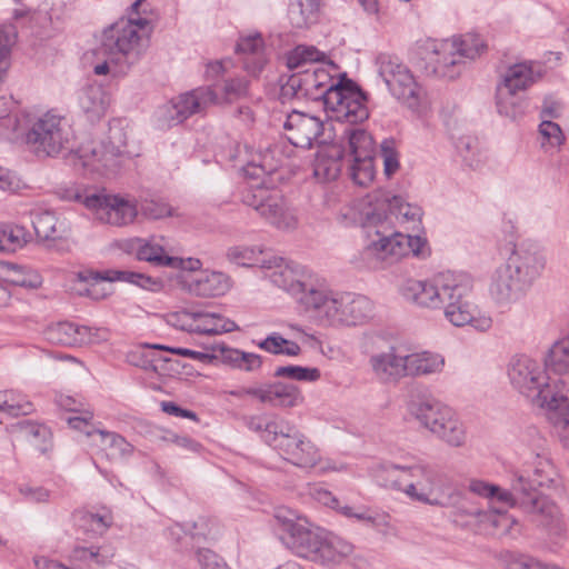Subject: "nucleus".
<instances>
[{
  "mask_svg": "<svg viewBox=\"0 0 569 569\" xmlns=\"http://www.w3.org/2000/svg\"><path fill=\"white\" fill-rule=\"evenodd\" d=\"M498 112L512 120L525 114L526 101L521 92L506 86L498 84L496 92Z\"/></svg>",
  "mask_w": 569,
  "mask_h": 569,
  "instance_id": "42",
  "label": "nucleus"
},
{
  "mask_svg": "<svg viewBox=\"0 0 569 569\" xmlns=\"http://www.w3.org/2000/svg\"><path fill=\"white\" fill-rule=\"evenodd\" d=\"M249 393L261 403L281 409H291L301 406L305 401L299 387L283 381L260 383L258 389Z\"/></svg>",
  "mask_w": 569,
  "mask_h": 569,
  "instance_id": "26",
  "label": "nucleus"
},
{
  "mask_svg": "<svg viewBox=\"0 0 569 569\" xmlns=\"http://www.w3.org/2000/svg\"><path fill=\"white\" fill-rule=\"evenodd\" d=\"M472 291V278L467 273L457 272L440 309L451 326L469 327L476 332L487 333L493 328V317L490 311L471 300Z\"/></svg>",
  "mask_w": 569,
  "mask_h": 569,
  "instance_id": "11",
  "label": "nucleus"
},
{
  "mask_svg": "<svg viewBox=\"0 0 569 569\" xmlns=\"http://www.w3.org/2000/svg\"><path fill=\"white\" fill-rule=\"evenodd\" d=\"M237 52L242 54L244 69L256 76L267 63L264 42L260 33H250L239 39Z\"/></svg>",
  "mask_w": 569,
  "mask_h": 569,
  "instance_id": "32",
  "label": "nucleus"
},
{
  "mask_svg": "<svg viewBox=\"0 0 569 569\" xmlns=\"http://www.w3.org/2000/svg\"><path fill=\"white\" fill-rule=\"evenodd\" d=\"M542 77V68L537 62H520L510 66L505 72L501 86L523 92Z\"/></svg>",
  "mask_w": 569,
  "mask_h": 569,
  "instance_id": "34",
  "label": "nucleus"
},
{
  "mask_svg": "<svg viewBox=\"0 0 569 569\" xmlns=\"http://www.w3.org/2000/svg\"><path fill=\"white\" fill-rule=\"evenodd\" d=\"M109 103V94L100 84L87 86L79 96V106L90 121H97L104 117Z\"/></svg>",
  "mask_w": 569,
  "mask_h": 569,
  "instance_id": "37",
  "label": "nucleus"
},
{
  "mask_svg": "<svg viewBox=\"0 0 569 569\" xmlns=\"http://www.w3.org/2000/svg\"><path fill=\"white\" fill-rule=\"evenodd\" d=\"M243 201L253 208L268 224L280 231H293L299 226L296 208L278 189L252 183L244 192Z\"/></svg>",
  "mask_w": 569,
  "mask_h": 569,
  "instance_id": "15",
  "label": "nucleus"
},
{
  "mask_svg": "<svg viewBox=\"0 0 569 569\" xmlns=\"http://www.w3.org/2000/svg\"><path fill=\"white\" fill-rule=\"evenodd\" d=\"M180 328L200 335H220L237 329V325L213 312H182L178 316Z\"/></svg>",
  "mask_w": 569,
  "mask_h": 569,
  "instance_id": "30",
  "label": "nucleus"
},
{
  "mask_svg": "<svg viewBox=\"0 0 569 569\" xmlns=\"http://www.w3.org/2000/svg\"><path fill=\"white\" fill-rule=\"evenodd\" d=\"M197 558L202 569H226V565L209 549L199 550Z\"/></svg>",
  "mask_w": 569,
  "mask_h": 569,
  "instance_id": "64",
  "label": "nucleus"
},
{
  "mask_svg": "<svg viewBox=\"0 0 569 569\" xmlns=\"http://www.w3.org/2000/svg\"><path fill=\"white\" fill-rule=\"evenodd\" d=\"M108 139V146L90 141L79 148V160L83 168L99 174L112 173L118 169L120 158L127 152V133L120 127H111Z\"/></svg>",
  "mask_w": 569,
  "mask_h": 569,
  "instance_id": "18",
  "label": "nucleus"
},
{
  "mask_svg": "<svg viewBox=\"0 0 569 569\" xmlns=\"http://www.w3.org/2000/svg\"><path fill=\"white\" fill-rule=\"evenodd\" d=\"M93 413L87 410L83 411L80 416L69 417L67 422L72 429L79 430L92 439L96 435V431L98 430L94 429L91 425Z\"/></svg>",
  "mask_w": 569,
  "mask_h": 569,
  "instance_id": "61",
  "label": "nucleus"
},
{
  "mask_svg": "<svg viewBox=\"0 0 569 569\" xmlns=\"http://www.w3.org/2000/svg\"><path fill=\"white\" fill-rule=\"evenodd\" d=\"M426 48L432 54V72L440 78L455 79L467 62L487 52L488 43L481 34L467 32L442 40H430Z\"/></svg>",
  "mask_w": 569,
  "mask_h": 569,
  "instance_id": "10",
  "label": "nucleus"
},
{
  "mask_svg": "<svg viewBox=\"0 0 569 569\" xmlns=\"http://www.w3.org/2000/svg\"><path fill=\"white\" fill-rule=\"evenodd\" d=\"M157 13L148 0H136L120 19L106 29L101 37V50L111 56L140 54L143 43L153 31Z\"/></svg>",
  "mask_w": 569,
  "mask_h": 569,
  "instance_id": "7",
  "label": "nucleus"
},
{
  "mask_svg": "<svg viewBox=\"0 0 569 569\" xmlns=\"http://www.w3.org/2000/svg\"><path fill=\"white\" fill-rule=\"evenodd\" d=\"M302 303L317 320L329 327H351L365 323L372 317V301L352 292L310 289Z\"/></svg>",
  "mask_w": 569,
  "mask_h": 569,
  "instance_id": "5",
  "label": "nucleus"
},
{
  "mask_svg": "<svg viewBox=\"0 0 569 569\" xmlns=\"http://www.w3.org/2000/svg\"><path fill=\"white\" fill-rule=\"evenodd\" d=\"M163 238H143L139 246L138 260L156 267H168L182 272H194L201 269L202 262L197 258H180L169 254L162 244Z\"/></svg>",
  "mask_w": 569,
  "mask_h": 569,
  "instance_id": "24",
  "label": "nucleus"
},
{
  "mask_svg": "<svg viewBox=\"0 0 569 569\" xmlns=\"http://www.w3.org/2000/svg\"><path fill=\"white\" fill-rule=\"evenodd\" d=\"M317 561L326 565L339 563L349 557L353 547L340 537L326 532Z\"/></svg>",
  "mask_w": 569,
  "mask_h": 569,
  "instance_id": "43",
  "label": "nucleus"
},
{
  "mask_svg": "<svg viewBox=\"0 0 569 569\" xmlns=\"http://www.w3.org/2000/svg\"><path fill=\"white\" fill-rule=\"evenodd\" d=\"M224 357L234 368L248 372L258 370L262 365V358L259 355L239 349H227Z\"/></svg>",
  "mask_w": 569,
  "mask_h": 569,
  "instance_id": "57",
  "label": "nucleus"
},
{
  "mask_svg": "<svg viewBox=\"0 0 569 569\" xmlns=\"http://www.w3.org/2000/svg\"><path fill=\"white\" fill-rule=\"evenodd\" d=\"M0 281L7 286L37 289L42 284L40 273L29 267L0 261Z\"/></svg>",
  "mask_w": 569,
  "mask_h": 569,
  "instance_id": "40",
  "label": "nucleus"
},
{
  "mask_svg": "<svg viewBox=\"0 0 569 569\" xmlns=\"http://www.w3.org/2000/svg\"><path fill=\"white\" fill-rule=\"evenodd\" d=\"M112 523V516L110 512L104 511L103 513L94 512H80L77 516V525L86 533L92 536H100L104 533Z\"/></svg>",
  "mask_w": 569,
  "mask_h": 569,
  "instance_id": "51",
  "label": "nucleus"
},
{
  "mask_svg": "<svg viewBox=\"0 0 569 569\" xmlns=\"http://www.w3.org/2000/svg\"><path fill=\"white\" fill-rule=\"evenodd\" d=\"M17 101L12 97H0V138L17 140L22 132V123L28 119V112L13 113Z\"/></svg>",
  "mask_w": 569,
  "mask_h": 569,
  "instance_id": "35",
  "label": "nucleus"
},
{
  "mask_svg": "<svg viewBox=\"0 0 569 569\" xmlns=\"http://www.w3.org/2000/svg\"><path fill=\"white\" fill-rule=\"evenodd\" d=\"M178 282L184 291L201 298L221 297L231 288L230 278L218 271H206L197 277L180 274Z\"/></svg>",
  "mask_w": 569,
  "mask_h": 569,
  "instance_id": "27",
  "label": "nucleus"
},
{
  "mask_svg": "<svg viewBox=\"0 0 569 569\" xmlns=\"http://www.w3.org/2000/svg\"><path fill=\"white\" fill-rule=\"evenodd\" d=\"M20 137L27 148L39 158L58 157L72 148L74 139L68 119L53 109L39 114L28 113Z\"/></svg>",
  "mask_w": 569,
  "mask_h": 569,
  "instance_id": "9",
  "label": "nucleus"
},
{
  "mask_svg": "<svg viewBox=\"0 0 569 569\" xmlns=\"http://www.w3.org/2000/svg\"><path fill=\"white\" fill-rule=\"evenodd\" d=\"M508 566L509 569H550L552 565H547L532 557L520 555L512 557Z\"/></svg>",
  "mask_w": 569,
  "mask_h": 569,
  "instance_id": "62",
  "label": "nucleus"
},
{
  "mask_svg": "<svg viewBox=\"0 0 569 569\" xmlns=\"http://www.w3.org/2000/svg\"><path fill=\"white\" fill-rule=\"evenodd\" d=\"M422 210L387 190H375L339 214L343 224L360 223L367 230V244L356 261L358 267L380 269L408 256L427 258L430 248L426 238L410 236L395 229H415Z\"/></svg>",
  "mask_w": 569,
  "mask_h": 569,
  "instance_id": "1",
  "label": "nucleus"
},
{
  "mask_svg": "<svg viewBox=\"0 0 569 569\" xmlns=\"http://www.w3.org/2000/svg\"><path fill=\"white\" fill-rule=\"evenodd\" d=\"M12 431L41 453L52 449L51 430L43 423L31 420L19 421L12 426Z\"/></svg>",
  "mask_w": 569,
  "mask_h": 569,
  "instance_id": "36",
  "label": "nucleus"
},
{
  "mask_svg": "<svg viewBox=\"0 0 569 569\" xmlns=\"http://www.w3.org/2000/svg\"><path fill=\"white\" fill-rule=\"evenodd\" d=\"M326 54L313 46L300 44L292 49L286 57L287 67L290 70L305 69L307 66L321 62Z\"/></svg>",
  "mask_w": 569,
  "mask_h": 569,
  "instance_id": "50",
  "label": "nucleus"
},
{
  "mask_svg": "<svg viewBox=\"0 0 569 569\" xmlns=\"http://www.w3.org/2000/svg\"><path fill=\"white\" fill-rule=\"evenodd\" d=\"M252 428L261 433V438L279 452L284 460L299 468L316 467L320 459V450L293 422L279 416H271Z\"/></svg>",
  "mask_w": 569,
  "mask_h": 569,
  "instance_id": "8",
  "label": "nucleus"
},
{
  "mask_svg": "<svg viewBox=\"0 0 569 569\" xmlns=\"http://www.w3.org/2000/svg\"><path fill=\"white\" fill-rule=\"evenodd\" d=\"M378 64L379 74L395 98L418 116L429 112L430 99L406 64L389 56H380Z\"/></svg>",
  "mask_w": 569,
  "mask_h": 569,
  "instance_id": "13",
  "label": "nucleus"
},
{
  "mask_svg": "<svg viewBox=\"0 0 569 569\" xmlns=\"http://www.w3.org/2000/svg\"><path fill=\"white\" fill-rule=\"evenodd\" d=\"M345 74L340 77L339 67L332 61L322 66H317L312 70L305 69L300 84L305 88L307 93L325 97L333 88H338L345 82Z\"/></svg>",
  "mask_w": 569,
  "mask_h": 569,
  "instance_id": "29",
  "label": "nucleus"
},
{
  "mask_svg": "<svg viewBox=\"0 0 569 569\" xmlns=\"http://www.w3.org/2000/svg\"><path fill=\"white\" fill-rule=\"evenodd\" d=\"M373 475L381 486L402 492L411 501L436 507L443 505L442 477L429 463H382L375 468Z\"/></svg>",
  "mask_w": 569,
  "mask_h": 569,
  "instance_id": "4",
  "label": "nucleus"
},
{
  "mask_svg": "<svg viewBox=\"0 0 569 569\" xmlns=\"http://www.w3.org/2000/svg\"><path fill=\"white\" fill-rule=\"evenodd\" d=\"M445 368V358L430 351H406V377H421L440 373Z\"/></svg>",
  "mask_w": 569,
  "mask_h": 569,
  "instance_id": "38",
  "label": "nucleus"
},
{
  "mask_svg": "<svg viewBox=\"0 0 569 569\" xmlns=\"http://www.w3.org/2000/svg\"><path fill=\"white\" fill-rule=\"evenodd\" d=\"M21 180L9 169L0 167V190L17 192L21 188Z\"/></svg>",
  "mask_w": 569,
  "mask_h": 569,
  "instance_id": "63",
  "label": "nucleus"
},
{
  "mask_svg": "<svg viewBox=\"0 0 569 569\" xmlns=\"http://www.w3.org/2000/svg\"><path fill=\"white\" fill-rule=\"evenodd\" d=\"M508 377L511 385L526 397L532 398L533 402L545 409L551 421L557 435L565 446L569 447V430L565 432L558 425V418H567L569 420V410H567L563 399H557L556 403H549L545 399V391L550 386V375L546 370V366L527 356L517 355L511 358L508 365Z\"/></svg>",
  "mask_w": 569,
  "mask_h": 569,
  "instance_id": "6",
  "label": "nucleus"
},
{
  "mask_svg": "<svg viewBox=\"0 0 569 569\" xmlns=\"http://www.w3.org/2000/svg\"><path fill=\"white\" fill-rule=\"evenodd\" d=\"M89 332L90 328L88 327H79L64 321L50 326L46 330V338L56 345L76 346L86 343Z\"/></svg>",
  "mask_w": 569,
  "mask_h": 569,
  "instance_id": "41",
  "label": "nucleus"
},
{
  "mask_svg": "<svg viewBox=\"0 0 569 569\" xmlns=\"http://www.w3.org/2000/svg\"><path fill=\"white\" fill-rule=\"evenodd\" d=\"M274 377L287 378L300 382H315L321 377V372L315 367H302V366H279L276 368Z\"/></svg>",
  "mask_w": 569,
  "mask_h": 569,
  "instance_id": "55",
  "label": "nucleus"
},
{
  "mask_svg": "<svg viewBox=\"0 0 569 569\" xmlns=\"http://www.w3.org/2000/svg\"><path fill=\"white\" fill-rule=\"evenodd\" d=\"M112 273H121V270L108 269L103 271L84 270L76 274V283L72 290L79 296H86L93 300H102L113 293L112 282L119 281Z\"/></svg>",
  "mask_w": 569,
  "mask_h": 569,
  "instance_id": "28",
  "label": "nucleus"
},
{
  "mask_svg": "<svg viewBox=\"0 0 569 569\" xmlns=\"http://www.w3.org/2000/svg\"><path fill=\"white\" fill-rule=\"evenodd\" d=\"M272 254L256 246H233L227 251V258L230 262L247 267H261V261L268 260Z\"/></svg>",
  "mask_w": 569,
  "mask_h": 569,
  "instance_id": "47",
  "label": "nucleus"
},
{
  "mask_svg": "<svg viewBox=\"0 0 569 569\" xmlns=\"http://www.w3.org/2000/svg\"><path fill=\"white\" fill-rule=\"evenodd\" d=\"M541 137V147L548 151L558 149L565 142V136L558 123L550 120H543L539 126Z\"/></svg>",
  "mask_w": 569,
  "mask_h": 569,
  "instance_id": "58",
  "label": "nucleus"
},
{
  "mask_svg": "<svg viewBox=\"0 0 569 569\" xmlns=\"http://www.w3.org/2000/svg\"><path fill=\"white\" fill-rule=\"evenodd\" d=\"M274 518L284 532L286 546L297 556L317 561L326 531L286 506L276 509Z\"/></svg>",
  "mask_w": 569,
  "mask_h": 569,
  "instance_id": "14",
  "label": "nucleus"
},
{
  "mask_svg": "<svg viewBox=\"0 0 569 569\" xmlns=\"http://www.w3.org/2000/svg\"><path fill=\"white\" fill-rule=\"evenodd\" d=\"M343 140L347 141L349 153L352 158L365 154H375V142L372 137L363 129L350 128L343 133Z\"/></svg>",
  "mask_w": 569,
  "mask_h": 569,
  "instance_id": "48",
  "label": "nucleus"
},
{
  "mask_svg": "<svg viewBox=\"0 0 569 569\" xmlns=\"http://www.w3.org/2000/svg\"><path fill=\"white\" fill-rule=\"evenodd\" d=\"M349 176L355 183L367 187L376 176L373 154H365L352 158L349 167Z\"/></svg>",
  "mask_w": 569,
  "mask_h": 569,
  "instance_id": "52",
  "label": "nucleus"
},
{
  "mask_svg": "<svg viewBox=\"0 0 569 569\" xmlns=\"http://www.w3.org/2000/svg\"><path fill=\"white\" fill-rule=\"evenodd\" d=\"M343 150L338 144L321 147L316 154L313 173L321 181H331L339 177L342 167Z\"/></svg>",
  "mask_w": 569,
  "mask_h": 569,
  "instance_id": "33",
  "label": "nucleus"
},
{
  "mask_svg": "<svg viewBox=\"0 0 569 569\" xmlns=\"http://www.w3.org/2000/svg\"><path fill=\"white\" fill-rule=\"evenodd\" d=\"M17 32L13 26L0 27V83L10 68L11 48L16 42Z\"/></svg>",
  "mask_w": 569,
  "mask_h": 569,
  "instance_id": "56",
  "label": "nucleus"
},
{
  "mask_svg": "<svg viewBox=\"0 0 569 569\" xmlns=\"http://www.w3.org/2000/svg\"><path fill=\"white\" fill-rule=\"evenodd\" d=\"M369 363L381 381H397L406 377V350L401 347H390L386 351L372 355Z\"/></svg>",
  "mask_w": 569,
  "mask_h": 569,
  "instance_id": "31",
  "label": "nucleus"
},
{
  "mask_svg": "<svg viewBox=\"0 0 569 569\" xmlns=\"http://www.w3.org/2000/svg\"><path fill=\"white\" fill-rule=\"evenodd\" d=\"M219 102V96L211 87H200L173 98L158 108L157 123L161 129L180 124L193 114L203 112Z\"/></svg>",
  "mask_w": 569,
  "mask_h": 569,
  "instance_id": "19",
  "label": "nucleus"
},
{
  "mask_svg": "<svg viewBox=\"0 0 569 569\" xmlns=\"http://www.w3.org/2000/svg\"><path fill=\"white\" fill-rule=\"evenodd\" d=\"M121 282L134 284L143 290L160 292L166 287V281L160 277H152L142 272L121 270V273H112Z\"/></svg>",
  "mask_w": 569,
  "mask_h": 569,
  "instance_id": "53",
  "label": "nucleus"
},
{
  "mask_svg": "<svg viewBox=\"0 0 569 569\" xmlns=\"http://www.w3.org/2000/svg\"><path fill=\"white\" fill-rule=\"evenodd\" d=\"M32 223L37 236L44 240L62 238L68 231L67 223L50 211L37 214Z\"/></svg>",
  "mask_w": 569,
  "mask_h": 569,
  "instance_id": "46",
  "label": "nucleus"
},
{
  "mask_svg": "<svg viewBox=\"0 0 569 569\" xmlns=\"http://www.w3.org/2000/svg\"><path fill=\"white\" fill-rule=\"evenodd\" d=\"M547 267L541 246L522 242L491 273L488 295L498 307H509L525 298Z\"/></svg>",
  "mask_w": 569,
  "mask_h": 569,
  "instance_id": "3",
  "label": "nucleus"
},
{
  "mask_svg": "<svg viewBox=\"0 0 569 569\" xmlns=\"http://www.w3.org/2000/svg\"><path fill=\"white\" fill-rule=\"evenodd\" d=\"M543 363L550 375L549 389L545 391V399L549 403H556L557 399H563L569 415V333L555 341L547 351ZM557 425L566 431L569 430V420L558 418Z\"/></svg>",
  "mask_w": 569,
  "mask_h": 569,
  "instance_id": "17",
  "label": "nucleus"
},
{
  "mask_svg": "<svg viewBox=\"0 0 569 569\" xmlns=\"http://www.w3.org/2000/svg\"><path fill=\"white\" fill-rule=\"evenodd\" d=\"M323 108L328 118L339 122L358 123L369 117L365 94L348 79L328 92Z\"/></svg>",
  "mask_w": 569,
  "mask_h": 569,
  "instance_id": "21",
  "label": "nucleus"
},
{
  "mask_svg": "<svg viewBox=\"0 0 569 569\" xmlns=\"http://www.w3.org/2000/svg\"><path fill=\"white\" fill-rule=\"evenodd\" d=\"M78 199L96 220L112 227L130 226L139 213L137 201L126 194L100 190L78 196Z\"/></svg>",
  "mask_w": 569,
  "mask_h": 569,
  "instance_id": "16",
  "label": "nucleus"
},
{
  "mask_svg": "<svg viewBox=\"0 0 569 569\" xmlns=\"http://www.w3.org/2000/svg\"><path fill=\"white\" fill-rule=\"evenodd\" d=\"M457 272L445 271L426 280L407 279L399 287V295L409 305L428 310H439Z\"/></svg>",
  "mask_w": 569,
  "mask_h": 569,
  "instance_id": "20",
  "label": "nucleus"
},
{
  "mask_svg": "<svg viewBox=\"0 0 569 569\" xmlns=\"http://www.w3.org/2000/svg\"><path fill=\"white\" fill-rule=\"evenodd\" d=\"M560 480L552 462L536 455L530 462L513 473L510 489H505L483 480L473 479L469 490L490 501L501 502L505 507H519L525 512L549 526L560 518L558 506L546 496H537V488H557Z\"/></svg>",
  "mask_w": 569,
  "mask_h": 569,
  "instance_id": "2",
  "label": "nucleus"
},
{
  "mask_svg": "<svg viewBox=\"0 0 569 569\" xmlns=\"http://www.w3.org/2000/svg\"><path fill=\"white\" fill-rule=\"evenodd\" d=\"M409 413L431 435L450 447L466 443L467 431L459 415L432 396H421L408 403Z\"/></svg>",
  "mask_w": 569,
  "mask_h": 569,
  "instance_id": "12",
  "label": "nucleus"
},
{
  "mask_svg": "<svg viewBox=\"0 0 569 569\" xmlns=\"http://www.w3.org/2000/svg\"><path fill=\"white\" fill-rule=\"evenodd\" d=\"M261 268L270 270L268 277L274 286L293 296L301 295V301L306 293L313 289L307 282V271L297 263L272 256L261 261Z\"/></svg>",
  "mask_w": 569,
  "mask_h": 569,
  "instance_id": "23",
  "label": "nucleus"
},
{
  "mask_svg": "<svg viewBox=\"0 0 569 569\" xmlns=\"http://www.w3.org/2000/svg\"><path fill=\"white\" fill-rule=\"evenodd\" d=\"M488 509H481L472 505L463 503L456 510L457 521H462L468 526H476L493 532L507 535L517 523L516 519L508 513L511 507H505L501 502L490 501Z\"/></svg>",
  "mask_w": 569,
  "mask_h": 569,
  "instance_id": "22",
  "label": "nucleus"
},
{
  "mask_svg": "<svg viewBox=\"0 0 569 569\" xmlns=\"http://www.w3.org/2000/svg\"><path fill=\"white\" fill-rule=\"evenodd\" d=\"M140 211L146 218L154 220L172 214V208L168 203L156 200L143 201Z\"/></svg>",
  "mask_w": 569,
  "mask_h": 569,
  "instance_id": "60",
  "label": "nucleus"
},
{
  "mask_svg": "<svg viewBox=\"0 0 569 569\" xmlns=\"http://www.w3.org/2000/svg\"><path fill=\"white\" fill-rule=\"evenodd\" d=\"M32 239L31 233L22 226L0 224V253H14Z\"/></svg>",
  "mask_w": 569,
  "mask_h": 569,
  "instance_id": "45",
  "label": "nucleus"
},
{
  "mask_svg": "<svg viewBox=\"0 0 569 569\" xmlns=\"http://www.w3.org/2000/svg\"><path fill=\"white\" fill-rule=\"evenodd\" d=\"M283 127L290 143L299 148H310L323 131L320 118L298 110L288 114Z\"/></svg>",
  "mask_w": 569,
  "mask_h": 569,
  "instance_id": "25",
  "label": "nucleus"
},
{
  "mask_svg": "<svg viewBox=\"0 0 569 569\" xmlns=\"http://www.w3.org/2000/svg\"><path fill=\"white\" fill-rule=\"evenodd\" d=\"M258 347L271 355H283L288 357L299 356L300 346L291 340H287L279 333L273 332L258 343Z\"/></svg>",
  "mask_w": 569,
  "mask_h": 569,
  "instance_id": "54",
  "label": "nucleus"
},
{
  "mask_svg": "<svg viewBox=\"0 0 569 569\" xmlns=\"http://www.w3.org/2000/svg\"><path fill=\"white\" fill-rule=\"evenodd\" d=\"M91 445L109 460H119L130 456L133 447L120 435L106 430H97Z\"/></svg>",
  "mask_w": 569,
  "mask_h": 569,
  "instance_id": "39",
  "label": "nucleus"
},
{
  "mask_svg": "<svg viewBox=\"0 0 569 569\" xmlns=\"http://www.w3.org/2000/svg\"><path fill=\"white\" fill-rule=\"evenodd\" d=\"M33 411V405L17 390H0V412L12 417L20 415H30Z\"/></svg>",
  "mask_w": 569,
  "mask_h": 569,
  "instance_id": "49",
  "label": "nucleus"
},
{
  "mask_svg": "<svg viewBox=\"0 0 569 569\" xmlns=\"http://www.w3.org/2000/svg\"><path fill=\"white\" fill-rule=\"evenodd\" d=\"M319 0H290L288 18L292 27L302 29L315 23L318 19Z\"/></svg>",
  "mask_w": 569,
  "mask_h": 569,
  "instance_id": "44",
  "label": "nucleus"
},
{
  "mask_svg": "<svg viewBox=\"0 0 569 569\" xmlns=\"http://www.w3.org/2000/svg\"><path fill=\"white\" fill-rule=\"evenodd\" d=\"M249 91L248 81L243 78H232L224 81L222 96L219 97V103H231L247 97Z\"/></svg>",
  "mask_w": 569,
  "mask_h": 569,
  "instance_id": "59",
  "label": "nucleus"
}]
</instances>
